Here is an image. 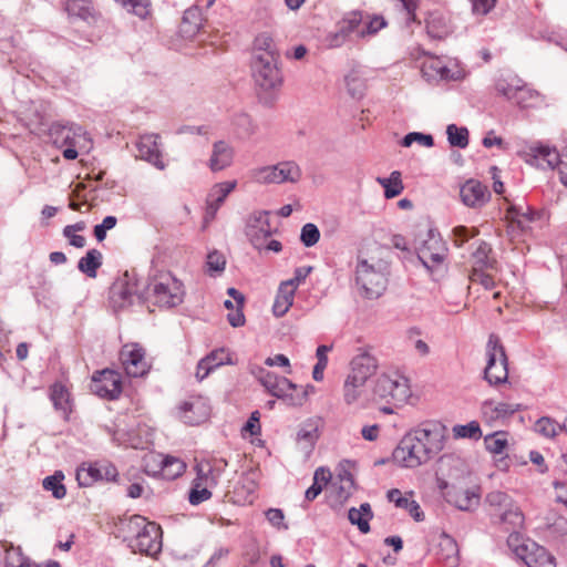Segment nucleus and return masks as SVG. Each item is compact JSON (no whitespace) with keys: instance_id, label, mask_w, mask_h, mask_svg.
Segmentation results:
<instances>
[{"instance_id":"57","label":"nucleus","mask_w":567,"mask_h":567,"mask_svg":"<svg viewBox=\"0 0 567 567\" xmlns=\"http://www.w3.org/2000/svg\"><path fill=\"white\" fill-rule=\"evenodd\" d=\"M522 81L519 79H513L511 82L506 80H501L496 83V91L505 96L507 100L513 101L516 92L522 85Z\"/></svg>"},{"instance_id":"42","label":"nucleus","mask_w":567,"mask_h":567,"mask_svg":"<svg viewBox=\"0 0 567 567\" xmlns=\"http://www.w3.org/2000/svg\"><path fill=\"white\" fill-rule=\"evenodd\" d=\"M532 151L536 161H544L549 168H559L561 152H558L556 148H550L546 145L536 146Z\"/></svg>"},{"instance_id":"15","label":"nucleus","mask_w":567,"mask_h":567,"mask_svg":"<svg viewBox=\"0 0 567 567\" xmlns=\"http://www.w3.org/2000/svg\"><path fill=\"white\" fill-rule=\"evenodd\" d=\"M120 360L128 377L140 378L150 370V364L145 359V350L138 343L123 346Z\"/></svg>"},{"instance_id":"60","label":"nucleus","mask_w":567,"mask_h":567,"mask_svg":"<svg viewBox=\"0 0 567 567\" xmlns=\"http://www.w3.org/2000/svg\"><path fill=\"white\" fill-rule=\"evenodd\" d=\"M127 11L137 16L141 19H146L151 13L150 0H127Z\"/></svg>"},{"instance_id":"55","label":"nucleus","mask_w":567,"mask_h":567,"mask_svg":"<svg viewBox=\"0 0 567 567\" xmlns=\"http://www.w3.org/2000/svg\"><path fill=\"white\" fill-rule=\"evenodd\" d=\"M225 266H226V259L221 252H219L217 250H213L207 255L206 267H207V271L210 275H213L215 272L221 274L225 270Z\"/></svg>"},{"instance_id":"48","label":"nucleus","mask_w":567,"mask_h":567,"mask_svg":"<svg viewBox=\"0 0 567 567\" xmlns=\"http://www.w3.org/2000/svg\"><path fill=\"white\" fill-rule=\"evenodd\" d=\"M63 478L64 475L62 474V472H55L53 475L47 476L43 480V488L47 491H51L52 495L56 499H61L66 494L65 486L62 484Z\"/></svg>"},{"instance_id":"28","label":"nucleus","mask_w":567,"mask_h":567,"mask_svg":"<svg viewBox=\"0 0 567 567\" xmlns=\"http://www.w3.org/2000/svg\"><path fill=\"white\" fill-rule=\"evenodd\" d=\"M492 247L488 243L481 240L472 254V270H493L496 268V260L491 256Z\"/></svg>"},{"instance_id":"17","label":"nucleus","mask_w":567,"mask_h":567,"mask_svg":"<svg viewBox=\"0 0 567 567\" xmlns=\"http://www.w3.org/2000/svg\"><path fill=\"white\" fill-rule=\"evenodd\" d=\"M50 135L53 143L59 147L66 145L82 146V142L86 141V132L82 126L74 123H54L50 128Z\"/></svg>"},{"instance_id":"18","label":"nucleus","mask_w":567,"mask_h":567,"mask_svg":"<svg viewBox=\"0 0 567 567\" xmlns=\"http://www.w3.org/2000/svg\"><path fill=\"white\" fill-rule=\"evenodd\" d=\"M92 390L100 398L114 400L122 392L120 375L112 370H103L92 378Z\"/></svg>"},{"instance_id":"44","label":"nucleus","mask_w":567,"mask_h":567,"mask_svg":"<svg viewBox=\"0 0 567 567\" xmlns=\"http://www.w3.org/2000/svg\"><path fill=\"white\" fill-rule=\"evenodd\" d=\"M186 470L184 461L176 456L165 455L163 463L162 476L166 480H175L179 477Z\"/></svg>"},{"instance_id":"2","label":"nucleus","mask_w":567,"mask_h":567,"mask_svg":"<svg viewBox=\"0 0 567 567\" xmlns=\"http://www.w3.org/2000/svg\"><path fill=\"white\" fill-rule=\"evenodd\" d=\"M145 301H152L158 307L173 308L183 302L184 286L172 274H161L145 286Z\"/></svg>"},{"instance_id":"23","label":"nucleus","mask_w":567,"mask_h":567,"mask_svg":"<svg viewBox=\"0 0 567 567\" xmlns=\"http://www.w3.org/2000/svg\"><path fill=\"white\" fill-rule=\"evenodd\" d=\"M271 395L282 400L287 405L301 406L307 399L308 392L306 390L299 391L297 384L284 377L279 380Z\"/></svg>"},{"instance_id":"11","label":"nucleus","mask_w":567,"mask_h":567,"mask_svg":"<svg viewBox=\"0 0 567 567\" xmlns=\"http://www.w3.org/2000/svg\"><path fill=\"white\" fill-rule=\"evenodd\" d=\"M414 440L420 439L419 443L427 450L425 453L435 457L444 447L447 429L439 421H424L419 426L410 431Z\"/></svg>"},{"instance_id":"58","label":"nucleus","mask_w":567,"mask_h":567,"mask_svg":"<svg viewBox=\"0 0 567 567\" xmlns=\"http://www.w3.org/2000/svg\"><path fill=\"white\" fill-rule=\"evenodd\" d=\"M209 487L203 486L200 482L194 481V486L189 492L188 501L192 505H199L200 503L212 497Z\"/></svg>"},{"instance_id":"39","label":"nucleus","mask_w":567,"mask_h":567,"mask_svg":"<svg viewBox=\"0 0 567 567\" xmlns=\"http://www.w3.org/2000/svg\"><path fill=\"white\" fill-rule=\"evenodd\" d=\"M426 31L432 39H444L451 32L446 20L439 14H431L426 20Z\"/></svg>"},{"instance_id":"24","label":"nucleus","mask_w":567,"mask_h":567,"mask_svg":"<svg viewBox=\"0 0 567 567\" xmlns=\"http://www.w3.org/2000/svg\"><path fill=\"white\" fill-rule=\"evenodd\" d=\"M447 503L461 511H471L480 504L481 496L477 489H461L452 487L444 493Z\"/></svg>"},{"instance_id":"27","label":"nucleus","mask_w":567,"mask_h":567,"mask_svg":"<svg viewBox=\"0 0 567 567\" xmlns=\"http://www.w3.org/2000/svg\"><path fill=\"white\" fill-rule=\"evenodd\" d=\"M234 157V151L224 141H218L213 146V153L209 158V167L213 172H218L230 166Z\"/></svg>"},{"instance_id":"38","label":"nucleus","mask_w":567,"mask_h":567,"mask_svg":"<svg viewBox=\"0 0 567 567\" xmlns=\"http://www.w3.org/2000/svg\"><path fill=\"white\" fill-rule=\"evenodd\" d=\"M221 468L213 465L210 462L202 463L197 466L196 482H200L206 487L217 485Z\"/></svg>"},{"instance_id":"35","label":"nucleus","mask_w":567,"mask_h":567,"mask_svg":"<svg viewBox=\"0 0 567 567\" xmlns=\"http://www.w3.org/2000/svg\"><path fill=\"white\" fill-rule=\"evenodd\" d=\"M148 524L145 517L133 515L127 519H123L120 525V532L123 534L124 540L130 545V538L137 534H142Z\"/></svg>"},{"instance_id":"1","label":"nucleus","mask_w":567,"mask_h":567,"mask_svg":"<svg viewBox=\"0 0 567 567\" xmlns=\"http://www.w3.org/2000/svg\"><path fill=\"white\" fill-rule=\"evenodd\" d=\"M389 265L381 258L358 257L355 267V282L361 295L368 299H377L386 289Z\"/></svg>"},{"instance_id":"63","label":"nucleus","mask_w":567,"mask_h":567,"mask_svg":"<svg viewBox=\"0 0 567 567\" xmlns=\"http://www.w3.org/2000/svg\"><path fill=\"white\" fill-rule=\"evenodd\" d=\"M468 278L472 282H478L487 290L493 289L495 286L493 277L486 274V270L471 271Z\"/></svg>"},{"instance_id":"21","label":"nucleus","mask_w":567,"mask_h":567,"mask_svg":"<svg viewBox=\"0 0 567 567\" xmlns=\"http://www.w3.org/2000/svg\"><path fill=\"white\" fill-rule=\"evenodd\" d=\"M460 196L464 205L480 208L488 202L491 193L481 182L470 179L462 185Z\"/></svg>"},{"instance_id":"56","label":"nucleus","mask_w":567,"mask_h":567,"mask_svg":"<svg viewBox=\"0 0 567 567\" xmlns=\"http://www.w3.org/2000/svg\"><path fill=\"white\" fill-rule=\"evenodd\" d=\"M320 239L319 228L312 224L308 223L302 226L300 233V240L306 247L315 246Z\"/></svg>"},{"instance_id":"3","label":"nucleus","mask_w":567,"mask_h":567,"mask_svg":"<svg viewBox=\"0 0 567 567\" xmlns=\"http://www.w3.org/2000/svg\"><path fill=\"white\" fill-rule=\"evenodd\" d=\"M146 284L141 281L135 269L126 270L110 289V301L114 309H122L135 301H145Z\"/></svg>"},{"instance_id":"41","label":"nucleus","mask_w":567,"mask_h":567,"mask_svg":"<svg viewBox=\"0 0 567 567\" xmlns=\"http://www.w3.org/2000/svg\"><path fill=\"white\" fill-rule=\"evenodd\" d=\"M254 49V56L264 58L265 55H276L277 58H279V53L276 49L275 41L272 37L267 32H262L255 38Z\"/></svg>"},{"instance_id":"7","label":"nucleus","mask_w":567,"mask_h":567,"mask_svg":"<svg viewBox=\"0 0 567 567\" xmlns=\"http://www.w3.org/2000/svg\"><path fill=\"white\" fill-rule=\"evenodd\" d=\"M276 55L254 56L252 78L256 85L265 92H276L282 85V74Z\"/></svg>"},{"instance_id":"45","label":"nucleus","mask_w":567,"mask_h":567,"mask_svg":"<svg viewBox=\"0 0 567 567\" xmlns=\"http://www.w3.org/2000/svg\"><path fill=\"white\" fill-rule=\"evenodd\" d=\"M447 141L451 146L465 148L468 145V130L464 126L450 124L446 127Z\"/></svg>"},{"instance_id":"10","label":"nucleus","mask_w":567,"mask_h":567,"mask_svg":"<svg viewBox=\"0 0 567 567\" xmlns=\"http://www.w3.org/2000/svg\"><path fill=\"white\" fill-rule=\"evenodd\" d=\"M419 441L414 440L411 432L406 433L393 451V461L402 467L415 468L432 460Z\"/></svg>"},{"instance_id":"47","label":"nucleus","mask_w":567,"mask_h":567,"mask_svg":"<svg viewBox=\"0 0 567 567\" xmlns=\"http://www.w3.org/2000/svg\"><path fill=\"white\" fill-rule=\"evenodd\" d=\"M183 27L187 33H196L202 27V12L198 6L185 10L183 14Z\"/></svg>"},{"instance_id":"14","label":"nucleus","mask_w":567,"mask_h":567,"mask_svg":"<svg viewBox=\"0 0 567 567\" xmlns=\"http://www.w3.org/2000/svg\"><path fill=\"white\" fill-rule=\"evenodd\" d=\"M130 548L148 556H155L162 550V529L159 525L148 522L142 534L130 538Z\"/></svg>"},{"instance_id":"26","label":"nucleus","mask_w":567,"mask_h":567,"mask_svg":"<svg viewBox=\"0 0 567 567\" xmlns=\"http://www.w3.org/2000/svg\"><path fill=\"white\" fill-rule=\"evenodd\" d=\"M237 183L235 181L231 182H223L216 184L207 196V207L206 215L210 218H214L219 207L225 202L226 197L235 189Z\"/></svg>"},{"instance_id":"29","label":"nucleus","mask_w":567,"mask_h":567,"mask_svg":"<svg viewBox=\"0 0 567 567\" xmlns=\"http://www.w3.org/2000/svg\"><path fill=\"white\" fill-rule=\"evenodd\" d=\"M233 133L241 140H247L255 135L258 131V125L254 122L251 116L247 113H235L230 120Z\"/></svg>"},{"instance_id":"19","label":"nucleus","mask_w":567,"mask_h":567,"mask_svg":"<svg viewBox=\"0 0 567 567\" xmlns=\"http://www.w3.org/2000/svg\"><path fill=\"white\" fill-rule=\"evenodd\" d=\"M246 234L251 245L261 250L271 235L268 212L254 213L248 220Z\"/></svg>"},{"instance_id":"61","label":"nucleus","mask_w":567,"mask_h":567,"mask_svg":"<svg viewBox=\"0 0 567 567\" xmlns=\"http://www.w3.org/2000/svg\"><path fill=\"white\" fill-rule=\"evenodd\" d=\"M478 235L477 229H468L465 226H457L453 229V241L456 247H462L470 238Z\"/></svg>"},{"instance_id":"34","label":"nucleus","mask_w":567,"mask_h":567,"mask_svg":"<svg viewBox=\"0 0 567 567\" xmlns=\"http://www.w3.org/2000/svg\"><path fill=\"white\" fill-rule=\"evenodd\" d=\"M64 10L71 18L87 20L93 16L94 8L90 0H66Z\"/></svg>"},{"instance_id":"13","label":"nucleus","mask_w":567,"mask_h":567,"mask_svg":"<svg viewBox=\"0 0 567 567\" xmlns=\"http://www.w3.org/2000/svg\"><path fill=\"white\" fill-rule=\"evenodd\" d=\"M301 177V169L293 161L280 162L258 168L255 178L264 184L297 183Z\"/></svg>"},{"instance_id":"62","label":"nucleus","mask_w":567,"mask_h":567,"mask_svg":"<svg viewBox=\"0 0 567 567\" xmlns=\"http://www.w3.org/2000/svg\"><path fill=\"white\" fill-rule=\"evenodd\" d=\"M346 84L353 97H361L363 95L364 83L355 73H350L346 76Z\"/></svg>"},{"instance_id":"46","label":"nucleus","mask_w":567,"mask_h":567,"mask_svg":"<svg viewBox=\"0 0 567 567\" xmlns=\"http://www.w3.org/2000/svg\"><path fill=\"white\" fill-rule=\"evenodd\" d=\"M164 454L151 452L143 457V471L150 476L163 474Z\"/></svg>"},{"instance_id":"20","label":"nucleus","mask_w":567,"mask_h":567,"mask_svg":"<svg viewBox=\"0 0 567 567\" xmlns=\"http://www.w3.org/2000/svg\"><path fill=\"white\" fill-rule=\"evenodd\" d=\"M379 367L378 359L368 350H360L350 362L349 377L367 382L375 374Z\"/></svg>"},{"instance_id":"32","label":"nucleus","mask_w":567,"mask_h":567,"mask_svg":"<svg viewBox=\"0 0 567 567\" xmlns=\"http://www.w3.org/2000/svg\"><path fill=\"white\" fill-rule=\"evenodd\" d=\"M373 517L369 503H363L360 508L351 507L348 512V518L352 525H357L359 530L367 534L370 530L369 520Z\"/></svg>"},{"instance_id":"6","label":"nucleus","mask_w":567,"mask_h":567,"mask_svg":"<svg viewBox=\"0 0 567 567\" xmlns=\"http://www.w3.org/2000/svg\"><path fill=\"white\" fill-rule=\"evenodd\" d=\"M487 364L484 370V379L491 385L507 382V357L498 337L491 334L486 347Z\"/></svg>"},{"instance_id":"37","label":"nucleus","mask_w":567,"mask_h":567,"mask_svg":"<svg viewBox=\"0 0 567 567\" xmlns=\"http://www.w3.org/2000/svg\"><path fill=\"white\" fill-rule=\"evenodd\" d=\"M377 182L383 186L384 197L388 199L399 196L404 189L399 171H393L388 178L378 177Z\"/></svg>"},{"instance_id":"51","label":"nucleus","mask_w":567,"mask_h":567,"mask_svg":"<svg viewBox=\"0 0 567 567\" xmlns=\"http://www.w3.org/2000/svg\"><path fill=\"white\" fill-rule=\"evenodd\" d=\"M339 480L341 484L337 486V483L334 482L332 487L337 491L338 499L340 502H344L351 495L354 482L351 474L348 472H344L342 475L340 474Z\"/></svg>"},{"instance_id":"40","label":"nucleus","mask_w":567,"mask_h":567,"mask_svg":"<svg viewBox=\"0 0 567 567\" xmlns=\"http://www.w3.org/2000/svg\"><path fill=\"white\" fill-rule=\"evenodd\" d=\"M342 28V32L349 37L360 38V25L362 24V11H350L338 23Z\"/></svg>"},{"instance_id":"53","label":"nucleus","mask_w":567,"mask_h":567,"mask_svg":"<svg viewBox=\"0 0 567 567\" xmlns=\"http://www.w3.org/2000/svg\"><path fill=\"white\" fill-rule=\"evenodd\" d=\"M487 410L493 411L494 414L492 417H505L507 415L514 414L517 411V408L505 402L494 404L493 401H486L483 404V411L485 414L487 413Z\"/></svg>"},{"instance_id":"54","label":"nucleus","mask_w":567,"mask_h":567,"mask_svg":"<svg viewBox=\"0 0 567 567\" xmlns=\"http://www.w3.org/2000/svg\"><path fill=\"white\" fill-rule=\"evenodd\" d=\"M453 434L455 437L480 439L482 432L480 429V424L476 421H472L464 425H455L453 427Z\"/></svg>"},{"instance_id":"25","label":"nucleus","mask_w":567,"mask_h":567,"mask_svg":"<svg viewBox=\"0 0 567 567\" xmlns=\"http://www.w3.org/2000/svg\"><path fill=\"white\" fill-rule=\"evenodd\" d=\"M364 381H359L355 378L347 375L343 388L342 396L347 405L364 406L368 401Z\"/></svg>"},{"instance_id":"8","label":"nucleus","mask_w":567,"mask_h":567,"mask_svg":"<svg viewBox=\"0 0 567 567\" xmlns=\"http://www.w3.org/2000/svg\"><path fill=\"white\" fill-rule=\"evenodd\" d=\"M486 504L493 508L499 522L507 526V529H517L524 524V514L515 504L513 498L502 491H492L485 497Z\"/></svg>"},{"instance_id":"50","label":"nucleus","mask_w":567,"mask_h":567,"mask_svg":"<svg viewBox=\"0 0 567 567\" xmlns=\"http://www.w3.org/2000/svg\"><path fill=\"white\" fill-rule=\"evenodd\" d=\"M538 99V93L526 84H522L512 102L520 107H529Z\"/></svg>"},{"instance_id":"9","label":"nucleus","mask_w":567,"mask_h":567,"mask_svg":"<svg viewBox=\"0 0 567 567\" xmlns=\"http://www.w3.org/2000/svg\"><path fill=\"white\" fill-rule=\"evenodd\" d=\"M416 250L417 258L427 270H433L441 266L447 255L446 244L442 239L441 235L434 229H429L426 231Z\"/></svg>"},{"instance_id":"33","label":"nucleus","mask_w":567,"mask_h":567,"mask_svg":"<svg viewBox=\"0 0 567 567\" xmlns=\"http://www.w3.org/2000/svg\"><path fill=\"white\" fill-rule=\"evenodd\" d=\"M103 256L97 249H90L79 262L78 268L81 272L85 274L89 278H95L97 269L102 266Z\"/></svg>"},{"instance_id":"43","label":"nucleus","mask_w":567,"mask_h":567,"mask_svg":"<svg viewBox=\"0 0 567 567\" xmlns=\"http://www.w3.org/2000/svg\"><path fill=\"white\" fill-rule=\"evenodd\" d=\"M230 363L229 353L225 349H217L212 351L209 354H207L205 358L202 359V365L200 369H206L205 373H210L216 368L225 364Z\"/></svg>"},{"instance_id":"59","label":"nucleus","mask_w":567,"mask_h":567,"mask_svg":"<svg viewBox=\"0 0 567 567\" xmlns=\"http://www.w3.org/2000/svg\"><path fill=\"white\" fill-rule=\"evenodd\" d=\"M414 142H417L419 144L425 146V147H432L434 145L433 136L430 134H423L419 132H412L406 134L401 144L404 147H410Z\"/></svg>"},{"instance_id":"49","label":"nucleus","mask_w":567,"mask_h":567,"mask_svg":"<svg viewBox=\"0 0 567 567\" xmlns=\"http://www.w3.org/2000/svg\"><path fill=\"white\" fill-rule=\"evenodd\" d=\"M320 475H322V481L324 484H327L331 477L330 471L324 470L322 467L316 470L315 476H313V483L305 493V497L309 502L313 501L322 491L323 485L321 483H319Z\"/></svg>"},{"instance_id":"4","label":"nucleus","mask_w":567,"mask_h":567,"mask_svg":"<svg viewBox=\"0 0 567 567\" xmlns=\"http://www.w3.org/2000/svg\"><path fill=\"white\" fill-rule=\"evenodd\" d=\"M374 399L402 406L411 396L409 379L398 372L380 374L373 386Z\"/></svg>"},{"instance_id":"30","label":"nucleus","mask_w":567,"mask_h":567,"mask_svg":"<svg viewBox=\"0 0 567 567\" xmlns=\"http://www.w3.org/2000/svg\"><path fill=\"white\" fill-rule=\"evenodd\" d=\"M295 289L290 282H281L272 305V312L276 317H282L292 306L295 298Z\"/></svg>"},{"instance_id":"16","label":"nucleus","mask_w":567,"mask_h":567,"mask_svg":"<svg viewBox=\"0 0 567 567\" xmlns=\"http://www.w3.org/2000/svg\"><path fill=\"white\" fill-rule=\"evenodd\" d=\"M161 135L156 133H145L140 135L136 142L137 157L150 163L157 169H165L166 164L162 158Z\"/></svg>"},{"instance_id":"5","label":"nucleus","mask_w":567,"mask_h":567,"mask_svg":"<svg viewBox=\"0 0 567 567\" xmlns=\"http://www.w3.org/2000/svg\"><path fill=\"white\" fill-rule=\"evenodd\" d=\"M507 543L527 567H556L554 556L546 548L530 540H522L518 533H511Z\"/></svg>"},{"instance_id":"31","label":"nucleus","mask_w":567,"mask_h":567,"mask_svg":"<svg viewBox=\"0 0 567 567\" xmlns=\"http://www.w3.org/2000/svg\"><path fill=\"white\" fill-rule=\"evenodd\" d=\"M50 399L56 411H60L63 416H68L71 412L70 393L68 389L61 383H54L50 388Z\"/></svg>"},{"instance_id":"64","label":"nucleus","mask_w":567,"mask_h":567,"mask_svg":"<svg viewBox=\"0 0 567 567\" xmlns=\"http://www.w3.org/2000/svg\"><path fill=\"white\" fill-rule=\"evenodd\" d=\"M267 520L277 528L287 529L288 526L284 524L285 515L284 512L279 508H269L266 513Z\"/></svg>"},{"instance_id":"12","label":"nucleus","mask_w":567,"mask_h":567,"mask_svg":"<svg viewBox=\"0 0 567 567\" xmlns=\"http://www.w3.org/2000/svg\"><path fill=\"white\" fill-rule=\"evenodd\" d=\"M422 73L427 80L436 81H460L466 75L458 60L436 56H430L423 62Z\"/></svg>"},{"instance_id":"52","label":"nucleus","mask_w":567,"mask_h":567,"mask_svg":"<svg viewBox=\"0 0 567 567\" xmlns=\"http://www.w3.org/2000/svg\"><path fill=\"white\" fill-rule=\"evenodd\" d=\"M484 443L486 450L494 454H502L507 446L505 433L502 432L487 435L484 439Z\"/></svg>"},{"instance_id":"22","label":"nucleus","mask_w":567,"mask_h":567,"mask_svg":"<svg viewBox=\"0 0 567 567\" xmlns=\"http://www.w3.org/2000/svg\"><path fill=\"white\" fill-rule=\"evenodd\" d=\"M179 410L182 421L188 425H198L205 422L210 414L209 406L202 398L185 401Z\"/></svg>"},{"instance_id":"36","label":"nucleus","mask_w":567,"mask_h":567,"mask_svg":"<svg viewBox=\"0 0 567 567\" xmlns=\"http://www.w3.org/2000/svg\"><path fill=\"white\" fill-rule=\"evenodd\" d=\"M535 431L544 437L554 439L560 432H567V427L549 416H542L535 423Z\"/></svg>"}]
</instances>
